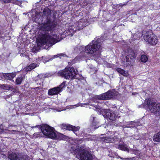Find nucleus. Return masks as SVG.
<instances>
[{
  "label": "nucleus",
  "instance_id": "obj_29",
  "mask_svg": "<svg viewBox=\"0 0 160 160\" xmlns=\"http://www.w3.org/2000/svg\"><path fill=\"white\" fill-rule=\"evenodd\" d=\"M70 127L72 128L70 130L72 131L75 133V132L78 131L80 128L79 127H75V126L72 125H71Z\"/></svg>",
  "mask_w": 160,
  "mask_h": 160
},
{
  "label": "nucleus",
  "instance_id": "obj_17",
  "mask_svg": "<svg viewBox=\"0 0 160 160\" xmlns=\"http://www.w3.org/2000/svg\"><path fill=\"white\" fill-rule=\"evenodd\" d=\"M75 31L76 30H75L73 29V27H69L66 31L67 35L70 36L71 37H72Z\"/></svg>",
  "mask_w": 160,
  "mask_h": 160
},
{
  "label": "nucleus",
  "instance_id": "obj_21",
  "mask_svg": "<svg viewBox=\"0 0 160 160\" xmlns=\"http://www.w3.org/2000/svg\"><path fill=\"white\" fill-rule=\"evenodd\" d=\"M117 148L125 151L129 152V149L127 147H126L123 145H119L116 146Z\"/></svg>",
  "mask_w": 160,
  "mask_h": 160
},
{
  "label": "nucleus",
  "instance_id": "obj_36",
  "mask_svg": "<svg viewBox=\"0 0 160 160\" xmlns=\"http://www.w3.org/2000/svg\"><path fill=\"white\" fill-rule=\"evenodd\" d=\"M86 140H88V141H90V140L92 141V140H93V139L92 138V136H90L89 137L87 138H86Z\"/></svg>",
  "mask_w": 160,
  "mask_h": 160
},
{
  "label": "nucleus",
  "instance_id": "obj_26",
  "mask_svg": "<svg viewBox=\"0 0 160 160\" xmlns=\"http://www.w3.org/2000/svg\"><path fill=\"white\" fill-rule=\"evenodd\" d=\"M37 64L35 63H32L30 64L27 68V70L28 71H30L34 68L37 67Z\"/></svg>",
  "mask_w": 160,
  "mask_h": 160
},
{
  "label": "nucleus",
  "instance_id": "obj_16",
  "mask_svg": "<svg viewBox=\"0 0 160 160\" xmlns=\"http://www.w3.org/2000/svg\"><path fill=\"white\" fill-rule=\"evenodd\" d=\"M70 151L71 153L75 155L76 157L77 158H78L79 153L80 152L79 151L77 150V148H76L73 146L71 148Z\"/></svg>",
  "mask_w": 160,
  "mask_h": 160
},
{
  "label": "nucleus",
  "instance_id": "obj_46",
  "mask_svg": "<svg viewBox=\"0 0 160 160\" xmlns=\"http://www.w3.org/2000/svg\"><path fill=\"white\" fill-rule=\"evenodd\" d=\"M34 127H32V128H33Z\"/></svg>",
  "mask_w": 160,
  "mask_h": 160
},
{
  "label": "nucleus",
  "instance_id": "obj_44",
  "mask_svg": "<svg viewBox=\"0 0 160 160\" xmlns=\"http://www.w3.org/2000/svg\"><path fill=\"white\" fill-rule=\"evenodd\" d=\"M121 159L122 160H125L126 159H124V158H121ZM126 159H127V158H126Z\"/></svg>",
  "mask_w": 160,
  "mask_h": 160
},
{
  "label": "nucleus",
  "instance_id": "obj_22",
  "mask_svg": "<svg viewBox=\"0 0 160 160\" xmlns=\"http://www.w3.org/2000/svg\"><path fill=\"white\" fill-rule=\"evenodd\" d=\"M83 20H82L77 23V25H78V29H82L83 27H86V25L83 23Z\"/></svg>",
  "mask_w": 160,
  "mask_h": 160
},
{
  "label": "nucleus",
  "instance_id": "obj_43",
  "mask_svg": "<svg viewBox=\"0 0 160 160\" xmlns=\"http://www.w3.org/2000/svg\"><path fill=\"white\" fill-rule=\"evenodd\" d=\"M98 128V127H95L94 128V129H96V128Z\"/></svg>",
  "mask_w": 160,
  "mask_h": 160
},
{
  "label": "nucleus",
  "instance_id": "obj_19",
  "mask_svg": "<svg viewBox=\"0 0 160 160\" xmlns=\"http://www.w3.org/2000/svg\"><path fill=\"white\" fill-rule=\"evenodd\" d=\"M153 140L156 142H160V131L155 134L153 137Z\"/></svg>",
  "mask_w": 160,
  "mask_h": 160
},
{
  "label": "nucleus",
  "instance_id": "obj_31",
  "mask_svg": "<svg viewBox=\"0 0 160 160\" xmlns=\"http://www.w3.org/2000/svg\"><path fill=\"white\" fill-rule=\"evenodd\" d=\"M83 104H84V105H88V103H85L84 104H82V103H79V104H76L75 105H74L73 106H72V108H75V107H77L78 106H81V107H82L83 106Z\"/></svg>",
  "mask_w": 160,
  "mask_h": 160
},
{
  "label": "nucleus",
  "instance_id": "obj_15",
  "mask_svg": "<svg viewBox=\"0 0 160 160\" xmlns=\"http://www.w3.org/2000/svg\"><path fill=\"white\" fill-rule=\"evenodd\" d=\"M25 79V76L22 75L17 77L16 78L15 83L16 85L21 84L22 81Z\"/></svg>",
  "mask_w": 160,
  "mask_h": 160
},
{
  "label": "nucleus",
  "instance_id": "obj_9",
  "mask_svg": "<svg viewBox=\"0 0 160 160\" xmlns=\"http://www.w3.org/2000/svg\"><path fill=\"white\" fill-rule=\"evenodd\" d=\"M78 158H79L81 160H92V156L89 152L83 149L79 153Z\"/></svg>",
  "mask_w": 160,
  "mask_h": 160
},
{
  "label": "nucleus",
  "instance_id": "obj_24",
  "mask_svg": "<svg viewBox=\"0 0 160 160\" xmlns=\"http://www.w3.org/2000/svg\"><path fill=\"white\" fill-rule=\"evenodd\" d=\"M71 125L62 124L60 125V128L62 129H66L70 130L72 128L70 127Z\"/></svg>",
  "mask_w": 160,
  "mask_h": 160
},
{
  "label": "nucleus",
  "instance_id": "obj_35",
  "mask_svg": "<svg viewBox=\"0 0 160 160\" xmlns=\"http://www.w3.org/2000/svg\"><path fill=\"white\" fill-rule=\"evenodd\" d=\"M13 91H12V93L13 92L14 93H18V92H19V91L18 90V89L17 88H13V90H12Z\"/></svg>",
  "mask_w": 160,
  "mask_h": 160
},
{
  "label": "nucleus",
  "instance_id": "obj_8",
  "mask_svg": "<svg viewBox=\"0 0 160 160\" xmlns=\"http://www.w3.org/2000/svg\"><path fill=\"white\" fill-rule=\"evenodd\" d=\"M8 158L11 160H28V157L21 153L12 152L9 154Z\"/></svg>",
  "mask_w": 160,
  "mask_h": 160
},
{
  "label": "nucleus",
  "instance_id": "obj_1",
  "mask_svg": "<svg viewBox=\"0 0 160 160\" xmlns=\"http://www.w3.org/2000/svg\"><path fill=\"white\" fill-rule=\"evenodd\" d=\"M42 13V17L45 20H42L43 24L41 26L40 29L42 32L37 40V45L40 47L48 49L60 40H57V35L52 32L55 24L50 18V10L48 8H45Z\"/></svg>",
  "mask_w": 160,
  "mask_h": 160
},
{
  "label": "nucleus",
  "instance_id": "obj_10",
  "mask_svg": "<svg viewBox=\"0 0 160 160\" xmlns=\"http://www.w3.org/2000/svg\"><path fill=\"white\" fill-rule=\"evenodd\" d=\"M105 115L107 118H108L110 120H114L116 117L114 111L109 109H105L104 111Z\"/></svg>",
  "mask_w": 160,
  "mask_h": 160
},
{
  "label": "nucleus",
  "instance_id": "obj_3",
  "mask_svg": "<svg viewBox=\"0 0 160 160\" xmlns=\"http://www.w3.org/2000/svg\"><path fill=\"white\" fill-rule=\"evenodd\" d=\"M142 106L143 108L148 107L151 112L154 114L160 115V104L151 101L150 99H146Z\"/></svg>",
  "mask_w": 160,
  "mask_h": 160
},
{
  "label": "nucleus",
  "instance_id": "obj_2",
  "mask_svg": "<svg viewBox=\"0 0 160 160\" xmlns=\"http://www.w3.org/2000/svg\"><path fill=\"white\" fill-rule=\"evenodd\" d=\"M100 39L97 40H94L91 43L85 47L82 46H78L74 48L75 52L83 51L84 52H81L80 56L85 59L88 56L90 57L92 59H94L96 61H98V59L100 57V51L102 50L101 42Z\"/></svg>",
  "mask_w": 160,
  "mask_h": 160
},
{
  "label": "nucleus",
  "instance_id": "obj_11",
  "mask_svg": "<svg viewBox=\"0 0 160 160\" xmlns=\"http://www.w3.org/2000/svg\"><path fill=\"white\" fill-rule=\"evenodd\" d=\"M101 138L102 141L107 143H114L117 142H118L119 141V138L116 137L111 138L109 137H103Z\"/></svg>",
  "mask_w": 160,
  "mask_h": 160
},
{
  "label": "nucleus",
  "instance_id": "obj_4",
  "mask_svg": "<svg viewBox=\"0 0 160 160\" xmlns=\"http://www.w3.org/2000/svg\"><path fill=\"white\" fill-rule=\"evenodd\" d=\"M59 73L66 79L78 78L77 77L78 72L72 67H66L63 70L59 72Z\"/></svg>",
  "mask_w": 160,
  "mask_h": 160
},
{
  "label": "nucleus",
  "instance_id": "obj_37",
  "mask_svg": "<svg viewBox=\"0 0 160 160\" xmlns=\"http://www.w3.org/2000/svg\"><path fill=\"white\" fill-rule=\"evenodd\" d=\"M133 153L136 154L139 153V151H138L137 150H133Z\"/></svg>",
  "mask_w": 160,
  "mask_h": 160
},
{
  "label": "nucleus",
  "instance_id": "obj_38",
  "mask_svg": "<svg viewBox=\"0 0 160 160\" xmlns=\"http://www.w3.org/2000/svg\"><path fill=\"white\" fill-rule=\"evenodd\" d=\"M15 3L16 4H18V5H21V3L20 2L18 1L17 0L15 1Z\"/></svg>",
  "mask_w": 160,
  "mask_h": 160
},
{
  "label": "nucleus",
  "instance_id": "obj_14",
  "mask_svg": "<svg viewBox=\"0 0 160 160\" xmlns=\"http://www.w3.org/2000/svg\"><path fill=\"white\" fill-rule=\"evenodd\" d=\"M16 76V72L11 73H4L3 74V76L7 80H11Z\"/></svg>",
  "mask_w": 160,
  "mask_h": 160
},
{
  "label": "nucleus",
  "instance_id": "obj_30",
  "mask_svg": "<svg viewBox=\"0 0 160 160\" xmlns=\"http://www.w3.org/2000/svg\"><path fill=\"white\" fill-rule=\"evenodd\" d=\"M65 82H63L60 85L57 87L59 88L60 92L62 91V89L65 87Z\"/></svg>",
  "mask_w": 160,
  "mask_h": 160
},
{
  "label": "nucleus",
  "instance_id": "obj_12",
  "mask_svg": "<svg viewBox=\"0 0 160 160\" xmlns=\"http://www.w3.org/2000/svg\"><path fill=\"white\" fill-rule=\"evenodd\" d=\"M107 94L106 93H105L99 96L94 97L92 99V101L94 102L97 103L98 102V100H105L108 99Z\"/></svg>",
  "mask_w": 160,
  "mask_h": 160
},
{
  "label": "nucleus",
  "instance_id": "obj_34",
  "mask_svg": "<svg viewBox=\"0 0 160 160\" xmlns=\"http://www.w3.org/2000/svg\"><path fill=\"white\" fill-rule=\"evenodd\" d=\"M4 3L13 2V0H2Z\"/></svg>",
  "mask_w": 160,
  "mask_h": 160
},
{
  "label": "nucleus",
  "instance_id": "obj_13",
  "mask_svg": "<svg viewBox=\"0 0 160 160\" xmlns=\"http://www.w3.org/2000/svg\"><path fill=\"white\" fill-rule=\"evenodd\" d=\"M60 92L59 88L57 87L54 88L49 90L48 92V94L50 95H53L57 94Z\"/></svg>",
  "mask_w": 160,
  "mask_h": 160
},
{
  "label": "nucleus",
  "instance_id": "obj_18",
  "mask_svg": "<svg viewBox=\"0 0 160 160\" xmlns=\"http://www.w3.org/2000/svg\"><path fill=\"white\" fill-rule=\"evenodd\" d=\"M1 87L2 89L6 90L12 91L13 90V86L12 85L8 84L1 85Z\"/></svg>",
  "mask_w": 160,
  "mask_h": 160
},
{
  "label": "nucleus",
  "instance_id": "obj_7",
  "mask_svg": "<svg viewBox=\"0 0 160 160\" xmlns=\"http://www.w3.org/2000/svg\"><path fill=\"white\" fill-rule=\"evenodd\" d=\"M125 55L126 61H124L122 63L126 66L132 65L135 60V52L132 49H129L126 52Z\"/></svg>",
  "mask_w": 160,
  "mask_h": 160
},
{
  "label": "nucleus",
  "instance_id": "obj_5",
  "mask_svg": "<svg viewBox=\"0 0 160 160\" xmlns=\"http://www.w3.org/2000/svg\"><path fill=\"white\" fill-rule=\"evenodd\" d=\"M41 130L42 133L48 138L53 139H59V135H57L55 132L53 128L47 124H44L41 126Z\"/></svg>",
  "mask_w": 160,
  "mask_h": 160
},
{
  "label": "nucleus",
  "instance_id": "obj_39",
  "mask_svg": "<svg viewBox=\"0 0 160 160\" xmlns=\"http://www.w3.org/2000/svg\"><path fill=\"white\" fill-rule=\"evenodd\" d=\"M77 59V58H74L73 60H72V62L71 63H72V64H74V63H75V61Z\"/></svg>",
  "mask_w": 160,
  "mask_h": 160
},
{
  "label": "nucleus",
  "instance_id": "obj_6",
  "mask_svg": "<svg viewBox=\"0 0 160 160\" xmlns=\"http://www.w3.org/2000/svg\"><path fill=\"white\" fill-rule=\"evenodd\" d=\"M142 36L145 41L152 45H156L158 42L157 37L151 30L143 31Z\"/></svg>",
  "mask_w": 160,
  "mask_h": 160
},
{
  "label": "nucleus",
  "instance_id": "obj_40",
  "mask_svg": "<svg viewBox=\"0 0 160 160\" xmlns=\"http://www.w3.org/2000/svg\"><path fill=\"white\" fill-rule=\"evenodd\" d=\"M92 105V106H94V107H95V108H96V109L97 108V105H96L91 104V105Z\"/></svg>",
  "mask_w": 160,
  "mask_h": 160
},
{
  "label": "nucleus",
  "instance_id": "obj_32",
  "mask_svg": "<svg viewBox=\"0 0 160 160\" xmlns=\"http://www.w3.org/2000/svg\"><path fill=\"white\" fill-rule=\"evenodd\" d=\"M92 125L93 126H92V128H93V126H96V121L95 120V118L94 117H92Z\"/></svg>",
  "mask_w": 160,
  "mask_h": 160
},
{
  "label": "nucleus",
  "instance_id": "obj_42",
  "mask_svg": "<svg viewBox=\"0 0 160 160\" xmlns=\"http://www.w3.org/2000/svg\"><path fill=\"white\" fill-rule=\"evenodd\" d=\"M2 129L0 128V133H2Z\"/></svg>",
  "mask_w": 160,
  "mask_h": 160
},
{
  "label": "nucleus",
  "instance_id": "obj_25",
  "mask_svg": "<svg viewBox=\"0 0 160 160\" xmlns=\"http://www.w3.org/2000/svg\"><path fill=\"white\" fill-rule=\"evenodd\" d=\"M127 126V128H134L136 127V126H138V123L137 122H129Z\"/></svg>",
  "mask_w": 160,
  "mask_h": 160
},
{
  "label": "nucleus",
  "instance_id": "obj_41",
  "mask_svg": "<svg viewBox=\"0 0 160 160\" xmlns=\"http://www.w3.org/2000/svg\"><path fill=\"white\" fill-rule=\"evenodd\" d=\"M38 77L39 78V77H42V75H38Z\"/></svg>",
  "mask_w": 160,
  "mask_h": 160
},
{
  "label": "nucleus",
  "instance_id": "obj_27",
  "mask_svg": "<svg viewBox=\"0 0 160 160\" xmlns=\"http://www.w3.org/2000/svg\"><path fill=\"white\" fill-rule=\"evenodd\" d=\"M67 57V56L66 54L63 53L59 54L54 55L52 59L57 58L58 57H59L61 59V57Z\"/></svg>",
  "mask_w": 160,
  "mask_h": 160
},
{
  "label": "nucleus",
  "instance_id": "obj_23",
  "mask_svg": "<svg viewBox=\"0 0 160 160\" xmlns=\"http://www.w3.org/2000/svg\"><path fill=\"white\" fill-rule=\"evenodd\" d=\"M106 93L107 94L108 99L112 98L117 95L116 92L112 91H108Z\"/></svg>",
  "mask_w": 160,
  "mask_h": 160
},
{
  "label": "nucleus",
  "instance_id": "obj_28",
  "mask_svg": "<svg viewBox=\"0 0 160 160\" xmlns=\"http://www.w3.org/2000/svg\"><path fill=\"white\" fill-rule=\"evenodd\" d=\"M148 58L145 55H142L141 57V61L143 62H145L147 61Z\"/></svg>",
  "mask_w": 160,
  "mask_h": 160
},
{
  "label": "nucleus",
  "instance_id": "obj_33",
  "mask_svg": "<svg viewBox=\"0 0 160 160\" xmlns=\"http://www.w3.org/2000/svg\"><path fill=\"white\" fill-rule=\"evenodd\" d=\"M40 133L39 132L35 133L33 134V137L34 138H37L39 136Z\"/></svg>",
  "mask_w": 160,
  "mask_h": 160
},
{
  "label": "nucleus",
  "instance_id": "obj_45",
  "mask_svg": "<svg viewBox=\"0 0 160 160\" xmlns=\"http://www.w3.org/2000/svg\"><path fill=\"white\" fill-rule=\"evenodd\" d=\"M39 84L41 85V82L39 83Z\"/></svg>",
  "mask_w": 160,
  "mask_h": 160
},
{
  "label": "nucleus",
  "instance_id": "obj_20",
  "mask_svg": "<svg viewBox=\"0 0 160 160\" xmlns=\"http://www.w3.org/2000/svg\"><path fill=\"white\" fill-rule=\"evenodd\" d=\"M116 70L118 72L124 76L127 77L128 76L127 72L121 68H118L116 69Z\"/></svg>",
  "mask_w": 160,
  "mask_h": 160
}]
</instances>
